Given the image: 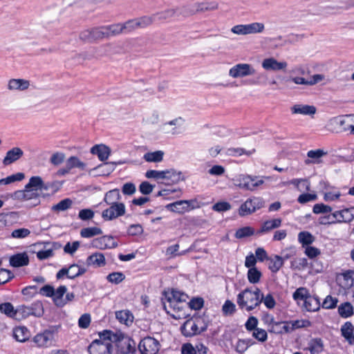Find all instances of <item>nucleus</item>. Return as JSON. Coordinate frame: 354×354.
<instances>
[{
    "label": "nucleus",
    "instance_id": "1",
    "mask_svg": "<svg viewBox=\"0 0 354 354\" xmlns=\"http://www.w3.org/2000/svg\"><path fill=\"white\" fill-rule=\"evenodd\" d=\"M99 336L100 339L93 341L88 346L89 354H115L116 335L111 330H104Z\"/></svg>",
    "mask_w": 354,
    "mask_h": 354
},
{
    "label": "nucleus",
    "instance_id": "2",
    "mask_svg": "<svg viewBox=\"0 0 354 354\" xmlns=\"http://www.w3.org/2000/svg\"><path fill=\"white\" fill-rule=\"evenodd\" d=\"M261 290L257 287L247 288L241 291L236 298V303L241 309L251 311L261 304Z\"/></svg>",
    "mask_w": 354,
    "mask_h": 354
},
{
    "label": "nucleus",
    "instance_id": "3",
    "mask_svg": "<svg viewBox=\"0 0 354 354\" xmlns=\"http://www.w3.org/2000/svg\"><path fill=\"white\" fill-rule=\"evenodd\" d=\"M208 324L205 317H194L185 322L181 332L185 337H192L207 330Z\"/></svg>",
    "mask_w": 354,
    "mask_h": 354
},
{
    "label": "nucleus",
    "instance_id": "4",
    "mask_svg": "<svg viewBox=\"0 0 354 354\" xmlns=\"http://www.w3.org/2000/svg\"><path fill=\"white\" fill-rule=\"evenodd\" d=\"M264 205L263 200L260 197H252L247 199L239 209V214L241 216L250 215Z\"/></svg>",
    "mask_w": 354,
    "mask_h": 354
},
{
    "label": "nucleus",
    "instance_id": "5",
    "mask_svg": "<svg viewBox=\"0 0 354 354\" xmlns=\"http://www.w3.org/2000/svg\"><path fill=\"white\" fill-rule=\"evenodd\" d=\"M264 183L263 179L257 176L249 175H240L236 179V185L241 189L253 191Z\"/></svg>",
    "mask_w": 354,
    "mask_h": 354
},
{
    "label": "nucleus",
    "instance_id": "6",
    "mask_svg": "<svg viewBox=\"0 0 354 354\" xmlns=\"http://www.w3.org/2000/svg\"><path fill=\"white\" fill-rule=\"evenodd\" d=\"M187 8L184 6H176L154 15V18L157 21L169 20L172 18H179L180 17H186Z\"/></svg>",
    "mask_w": 354,
    "mask_h": 354
},
{
    "label": "nucleus",
    "instance_id": "7",
    "mask_svg": "<svg viewBox=\"0 0 354 354\" xmlns=\"http://www.w3.org/2000/svg\"><path fill=\"white\" fill-rule=\"evenodd\" d=\"M159 342L153 337L147 336L138 344L140 354H156L160 349Z\"/></svg>",
    "mask_w": 354,
    "mask_h": 354
},
{
    "label": "nucleus",
    "instance_id": "8",
    "mask_svg": "<svg viewBox=\"0 0 354 354\" xmlns=\"http://www.w3.org/2000/svg\"><path fill=\"white\" fill-rule=\"evenodd\" d=\"M109 205V207L102 212V217L104 221H112L125 214L126 207L123 203Z\"/></svg>",
    "mask_w": 354,
    "mask_h": 354
},
{
    "label": "nucleus",
    "instance_id": "9",
    "mask_svg": "<svg viewBox=\"0 0 354 354\" xmlns=\"http://www.w3.org/2000/svg\"><path fill=\"white\" fill-rule=\"evenodd\" d=\"M55 333L54 329H46L42 333L37 334L33 338V342L39 347L52 346L55 343Z\"/></svg>",
    "mask_w": 354,
    "mask_h": 354
},
{
    "label": "nucleus",
    "instance_id": "10",
    "mask_svg": "<svg viewBox=\"0 0 354 354\" xmlns=\"http://www.w3.org/2000/svg\"><path fill=\"white\" fill-rule=\"evenodd\" d=\"M187 8V17L194 15L198 12L214 10L218 9V5L215 1L196 2L192 5L185 6Z\"/></svg>",
    "mask_w": 354,
    "mask_h": 354
},
{
    "label": "nucleus",
    "instance_id": "11",
    "mask_svg": "<svg viewBox=\"0 0 354 354\" xmlns=\"http://www.w3.org/2000/svg\"><path fill=\"white\" fill-rule=\"evenodd\" d=\"M255 69L249 64H237L229 71V75L233 78L243 77L254 75Z\"/></svg>",
    "mask_w": 354,
    "mask_h": 354
},
{
    "label": "nucleus",
    "instance_id": "12",
    "mask_svg": "<svg viewBox=\"0 0 354 354\" xmlns=\"http://www.w3.org/2000/svg\"><path fill=\"white\" fill-rule=\"evenodd\" d=\"M195 202V200L178 201L167 205L165 207L169 211L178 214H183L186 212H188L189 209H194V203Z\"/></svg>",
    "mask_w": 354,
    "mask_h": 354
},
{
    "label": "nucleus",
    "instance_id": "13",
    "mask_svg": "<svg viewBox=\"0 0 354 354\" xmlns=\"http://www.w3.org/2000/svg\"><path fill=\"white\" fill-rule=\"evenodd\" d=\"M185 303L186 301H176L167 299V300L163 301V307L168 314L175 317V315L172 314V312H181L183 310L184 306L186 305Z\"/></svg>",
    "mask_w": 354,
    "mask_h": 354
},
{
    "label": "nucleus",
    "instance_id": "14",
    "mask_svg": "<svg viewBox=\"0 0 354 354\" xmlns=\"http://www.w3.org/2000/svg\"><path fill=\"white\" fill-rule=\"evenodd\" d=\"M266 319V322H270L271 324L270 332L276 334L290 333L288 322H274V318L270 315H267Z\"/></svg>",
    "mask_w": 354,
    "mask_h": 354
},
{
    "label": "nucleus",
    "instance_id": "15",
    "mask_svg": "<svg viewBox=\"0 0 354 354\" xmlns=\"http://www.w3.org/2000/svg\"><path fill=\"white\" fill-rule=\"evenodd\" d=\"M327 151L322 149L310 150L307 152L308 158L305 160L306 165L320 164L322 162V158L327 155Z\"/></svg>",
    "mask_w": 354,
    "mask_h": 354
},
{
    "label": "nucleus",
    "instance_id": "16",
    "mask_svg": "<svg viewBox=\"0 0 354 354\" xmlns=\"http://www.w3.org/2000/svg\"><path fill=\"white\" fill-rule=\"evenodd\" d=\"M93 244L95 247L101 250L106 248H115L118 246V243L114 241L111 236H102L93 240Z\"/></svg>",
    "mask_w": 354,
    "mask_h": 354
},
{
    "label": "nucleus",
    "instance_id": "17",
    "mask_svg": "<svg viewBox=\"0 0 354 354\" xmlns=\"http://www.w3.org/2000/svg\"><path fill=\"white\" fill-rule=\"evenodd\" d=\"M30 86L29 80L25 79H10L8 83V89L12 91H24Z\"/></svg>",
    "mask_w": 354,
    "mask_h": 354
},
{
    "label": "nucleus",
    "instance_id": "18",
    "mask_svg": "<svg viewBox=\"0 0 354 354\" xmlns=\"http://www.w3.org/2000/svg\"><path fill=\"white\" fill-rule=\"evenodd\" d=\"M24 155V151L19 147H14L10 150L8 151L6 156L3 160V164L5 166L11 165L20 159Z\"/></svg>",
    "mask_w": 354,
    "mask_h": 354
},
{
    "label": "nucleus",
    "instance_id": "19",
    "mask_svg": "<svg viewBox=\"0 0 354 354\" xmlns=\"http://www.w3.org/2000/svg\"><path fill=\"white\" fill-rule=\"evenodd\" d=\"M282 220L280 218L266 221L261 224V228L257 231V235L268 233L274 229L278 228L281 225Z\"/></svg>",
    "mask_w": 354,
    "mask_h": 354
},
{
    "label": "nucleus",
    "instance_id": "20",
    "mask_svg": "<svg viewBox=\"0 0 354 354\" xmlns=\"http://www.w3.org/2000/svg\"><path fill=\"white\" fill-rule=\"evenodd\" d=\"M9 263L14 268L25 266L29 263V257L26 252L17 253L10 257Z\"/></svg>",
    "mask_w": 354,
    "mask_h": 354
},
{
    "label": "nucleus",
    "instance_id": "21",
    "mask_svg": "<svg viewBox=\"0 0 354 354\" xmlns=\"http://www.w3.org/2000/svg\"><path fill=\"white\" fill-rule=\"evenodd\" d=\"M325 76L322 74L313 75L310 80H306L301 77H295L290 79L296 84L313 86L324 80Z\"/></svg>",
    "mask_w": 354,
    "mask_h": 354
},
{
    "label": "nucleus",
    "instance_id": "22",
    "mask_svg": "<svg viewBox=\"0 0 354 354\" xmlns=\"http://www.w3.org/2000/svg\"><path fill=\"white\" fill-rule=\"evenodd\" d=\"M286 62H279L274 58L265 59L262 62V67L266 70L280 71L287 67Z\"/></svg>",
    "mask_w": 354,
    "mask_h": 354
},
{
    "label": "nucleus",
    "instance_id": "23",
    "mask_svg": "<svg viewBox=\"0 0 354 354\" xmlns=\"http://www.w3.org/2000/svg\"><path fill=\"white\" fill-rule=\"evenodd\" d=\"M21 309L27 310V315L41 317L44 313L43 304L40 301L32 303L30 306H21Z\"/></svg>",
    "mask_w": 354,
    "mask_h": 354
},
{
    "label": "nucleus",
    "instance_id": "24",
    "mask_svg": "<svg viewBox=\"0 0 354 354\" xmlns=\"http://www.w3.org/2000/svg\"><path fill=\"white\" fill-rule=\"evenodd\" d=\"M316 107L313 105L295 104L291 108L292 114H301L304 115H313L316 113Z\"/></svg>",
    "mask_w": 354,
    "mask_h": 354
},
{
    "label": "nucleus",
    "instance_id": "25",
    "mask_svg": "<svg viewBox=\"0 0 354 354\" xmlns=\"http://www.w3.org/2000/svg\"><path fill=\"white\" fill-rule=\"evenodd\" d=\"M306 351L310 354H320L324 351V342L321 338H313L307 344Z\"/></svg>",
    "mask_w": 354,
    "mask_h": 354
},
{
    "label": "nucleus",
    "instance_id": "26",
    "mask_svg": "<svg viewBox=\"0 0 354 354\" xmlns=\"http://www.w3.org/2000/svg\"><path fill=\"white\" fill-rule=\"evenodd\" d=\"M91 153L97 155L101 161L108 159L111 150L104 145H96L91 149Z\"/></svg>",
    "mask_w": 354,
    "mask_h": 354
},
{
    "label": "nucleus",
    "instance_id": "27",
    "mask_svg": "<svg viewBox=\"0 0 354 354\" xmlns=\"http://www.w3.org/2000/svg\"><path fill=\"white\" fill-rule=\"evenodd\" d=\"M164 180L167 182L166 184H176L183 180V176L180 171H176L171 169L168 170H164Z\"/></svg>",
    "mask_w": 354,
    "mask_h": 354
},
{
    "label": "nucleus",
    "instance_id": "28",
    "mask_svg": "<svg viewBox=\"0 0 354 354\" xmlns=\"http://www.w3.org/2000/svg\"><path fill=\"white\" fill-rule=\"evenodd\" d=\"M26 189H32L34 191L47 190L48 186L44 184L40 176H32L28 183L26 185Z\"/></svg>",
    "mask_w": 354,
    "mask_h": 354
},
{
    "label": "nucleus",
    "instance_id": "29",
    "mask_svg": "<svg viewBox=\"0 0 354 354\" xmlns=\"http://www.w3.org/2000/svg\"><path fill=\"white\" fill-rule=\"evenodd\" d=\"M354 326L350 322H346L342 326V335L346 339L350 344H354Z\"/></svg>",
    "mask_w": 354,
    "mask_h": 354
},
{
    "label": "nucleus",
    "instance_id": "30",
    "mask_svg": "<svg viewBox=\"0 0 354 354\" xmlns=\"http://www.w3.org/2000/svg\"><path fill=\"white\" fill-rule=\"evenodd\" d=\"M66 291L67 288L65 286H60L56 290L54 289V295L52 299L55 306L62 307L66 305V301L63 299V296Z\"/></svg>",
    "mask_w": 354,
    "mask_h": 354
},
{
    "label": "nucleus",
    "instance_id": "31",
    "mask_svg": "<svg viewBox=\"0 0 354 354\" xmlns=\"http://www.w3.org/2000/svg\"><path fill=\"white\" fill-rule=\"evenodd\" d=\"M88 265H92L95 267L100 268L106 265L105 257L103 254L100 252L94 253L90 255L86 259Z\"/></svg>",
    "mask_w": 354,
    "mask_h": 354
},
{
    "label": "nucleus",
    "instance_id": "32",
    "mask_svg": "<svg viewBox=\"0 0 354 354\" xmlns=\"http://www.w3.org/2000/svg\"><path fill=\"white\" fill-rule=\"evenodd\" d=\"M304 307L307 311L315 312L320 308L319 300L317 297L310 295L304 301Z\"/></svg>",
    "mask_w": 354,
    "mask_h": 354
},
{
    "label": "nucleus",
    "instance_id": "33",
    "mask_svg": "<svg viewBox=\"0 0 354 354\" xmlns=\"http://www.w3.org/2000/svg\"><path fill=\"white\" fill-rule=\"evenodd\" d=\"M121 198L120 191L118 189H114L109 191L106 193L104 198V201L107 205H113L120 203L119 201Z\"/></svg>",
    "mask_w": 354,
    "mask_h": 354
},
{
    "label": "nucleus",
    "instance_id": "34",
    "mask_svg": "<svg viewBox=\"0 0 354 354\" xmlns=\"http://www.w3.org/2000/svg\"><path fill=\"white\" fill-rule=\"evenodd\" d=\"M338 313L343 318H348L354 314V309L350 302H344L338 307Z\"/></svg>",
    "mask_w": 354,
    "mask_h": 354
},
{
    "label": "nucleus",
    "instance_id": "35",
    "mask_svg": "<svg viewBox=\"0 0 354 354\" xmlns=\"http://www.w3.org/2000/svg\"><path fill=\"white\" fill-rule=\"evenodd\" d=\"M68 270V279H75L79 276L82 275L86 272V269L84 267H80L77 264L71 265Z\"/></svg>",
    "mask_w": 354,
    "mask_h": 354
},
{
    "label": "nucleus",
    "instance_id": "36",
    "mask_svg": "<svg viewBox=\"0 0 354 354\" xmlns=\"http://www.w3.org/2000/svg\"><path fill=\"white\" fill-rule=\"evenodd\" d=\"M164 152L162 151H156L153 152L146 153L143 158L149 162H160L162 160Z\"/></svg>",
    "mask_w": 354,
    "mask_h": 354
},
{
    "label": "nucleus",
    "instance_id": "37",
    "mask_svg": "<svg viewBox=\"0 0 354 354\" xmlns=\"http://www.w3.org/2000/svg\"><path fill=\"white\" fill-rule=\"evenodd\" d=\"M116 319L122 324L129 325L133 322V316L129 310H120L115 313Z\"/></svg>",
    "mask_w": 354,
    "mask_h": 354
},
{
    "label": "nucleus",
    "instance_id": "38",
    "mask_svg": "<svg viewBox=\"0 0 354 354\" xmlns=\"http://www.w3.org/2000/svg\"><path fill=\"white\" fill-rule=\"evenodd\" d=\"M290 333L295 329L307 328L311 326V322L308 319H297L288 322Z\"/></svg>",
    "mask_w": 354,
    "mask_h": 354
},
{
    "label": "nucleus",
    "instance_id": "39",
    "mask_svg": "<svg viewBox=\"0 0 354 354\" xmlns=\"http://www.w3.org/2000/svg\"><path fill=\"white\" fill-rule=\"evenodd\" d=\"M102 231L100 227H91L82 228L80 231V235L83 238H91L96 235H101Z\"/></svg>",
    "mask_w": 354,
    "mask_h": 354
},
{
    "label": "nucleus",
    "instance_id": "40",
    "mask_svg": "<svg viewBox=\"0 0 354 354\" xmlns=\"http://www.w3.org/2000/svg\"><path fill=\"white\" fill-rule=\"evenodd\" d=\"M73 201L70 198H65L59 201L57 204L52 206L51 209L53 212H59L66 211L71 208L72 206Z\"/></svg>",
    "mask_w": 354,
    "mask_h": 354
},
{
    "label": "nucleus",
    "instance_id": "41",
    "mask_svg": "<svg viewBox=\"0 0 354 354\" xmlns=\"http://www.w3.org/2000/svg\"><path fill=\"white\" fill-rule=\"evenodd\" d=\"M261 272L256 268H251L248 271V279L250 283L255 284L259 282Z\"/></svg>",
    "mask_w": 354,
    "mask_h": 354
},
{
    "label": "nucleus",
    "instance_id": "42",
    "mask_svg": "<svg viewBox=\"0 0 354 354\" xmlns=\"http://www.w3.org/2000/svg\"><path fill=\"white\" fill-rule=\"evenodd\" d=\"M255 231L254 228L250 226H245L238 229L234 234L236 239H241L254 235Z\"/></svg>",
    "mask_w": 354,
    "mask_h": 354
},
{
    "label": "nucleus",
    "instance_id": "43",
    "mask_svg": "<svg viewBox=\"0 0 354 354\" xmlns=\"http://www.w3.org/2000/svg\"><path fill=\"white\" fill-rule=\"evenodd\" d=\"M104 27L105 32L107 33L106 37L115 36L124 32L122 24H112Z\"/></svg>",
    "mask_w": 354,
    "mask_h": 354
},
{
    "label": "nucleus",
    "instance_id": "44",
    "mask_svg": "<svg viewBox=\"0 0 354 354\" xmlns=\"http://www.w3.org/2000/svg\"><path fill=\"white\" fill-rule=\"evenodd\" d=\"M354 219V207L342 209V219H338V223H350Z\"/></svg>",
    "mask_w": 354,
    "mask_h": 354
},
{
    "label": "nucleus",
    "instance_id": "45",
    "mask_svg": "<svg viewBox=\"0 0 354 354\" xmlns=\"http://www.w3.org/2000/svg\"><path fill=\"white\" fill-rule=\"evenodd\" d=\"M28 329L23 327H17L14 330V337L17 341L24 342L28 338Z\"/></svg>",
    "mask_w": 354,
    "mask_h": 354
},
{
    "label": "nucleus",
    "instance_id": "46",
    "mask_svg": "<svg viewBox=\"0 0 354 354\" xmlns=\"http://www.w3.org/2000/svg\"><path fill=\"white\" fill-rule=\"evenodd\" d=\"M283 265V258L279 255H276L274 259H270L269 269L272 272H277Z\"/></svg>",
    "mask_w": 354,
    "mask_h": 354
},
{
    "label": "nucleus",
    "instance_id": "47",
    "mask_svg": "<svg viewBox=\"0 0 354 354\" xmlns=\"http://www.w3.org/2000/svg\"><path fill=\"white\" fill-rule=\"evenodd\" d=\"M0 312L10 317H14L16 315L17 310H15L14 306L11 303L6 302L0 304Z\"/></svg>",
    "mask_w": 354,
    "mask_h": 354
},
{
    "label": "nucleus",
    "instance_id": "48",
    "mask_svg": "<svg viewBox=\"0 0 354 354\" xmlns=\"http://www.w3.org/2000/svg\"><path fill=\"white\" fill-rule=\"evenodd\" d=\"M66 162L71 169L73 168H79L84 170L86 167V164L81 161L77 156H71L67 159Z\"/></svg>",
    "mask_w": 354,
    "mask_h": 354
},
{
    "label": "nucleus",
    "instance_id": "49",
    "mask_svg": "<svg viewBox=\"0 0 354 354\" xmlns=\"http://www.w3.org/2000/svg\"><path fill=\"white\" fill-rule=\"evenodd\" d=\"M298 240L303 246L308 245L315 241V237L308 232H301L298 234Z\"/></svg>",
    "mask_w": 354,
    "mask_h": 354
},
{
    "label": "nucleus",
    "instance_id": "50",
    "mask_svg": "<svg viewBox=\"0 0 354 354\" xmlns=\"http://www.w3.org/2000/svg\"><path fill=\"white\" fill-rule=\"evenodd\" d=\"M49 245V243H46L44 250H39L37 252V257L39 260H44L53 256L54 248L52 247H48Z\"/></svg>",
    "mask_w": 354,
    "mask_h": 354
},
{
    "label": "nucleus",
    "instance_id": "51",
    "mask_svg": "<svg viewBox=\"0 0 354 354\" xmlns=\"http://www.w3.org/2000/svg\"><path fill=\"white\" fill-rule=\"evenodd\" d=\"M25 178L24 173H17L5 178L0 179V185H8L15 181H21Z\"/></svg>",
    "mask_w": 354,
    "mask_h": 354
},
{
    "label": "nucleus",
    "instance_id": "52",
    "mask_svg": "<svg viewBox=\"0 0 354 354\" xmlns=\"http://www.w3.org/2000/svg\"><path fill=\"white\" fill-rule=\"evenodd\" d=\"M106 279L111 283L119 284L125 279V275L121 272H113L107 275Z\"/></svg>",
    "mask_w": 354,
    "mask_h": 354
},
{
    "label": "nucleus",
    "instance_id": "53",
    "mask_svg": "<svg viewBox=\"0 0 354 354\" xmlns=\"http://www.w3.org/2000/svg\"><path fill=\"white\" fill-rule=\"evenodd\" d=\"M255 151V149L246 151L243 148H230L227 151V153L232 156H241L242 155L250 156Z\"/></svg>",
    "mask_w": 354,
    "mask_h": 354
},
{
    "label": "nucleus",
    "instance_id": "54",
    "mask_svg": "<svg viewBox=\"0 0 354 354\" xmlns=\"http://www.w3.org/2000/svg\"><path fill=\"white\" fill-rule=\"evenodd\" d=\"M187 298L188 296L186 294L178 290H173L170 293L166 295L165 300H167V299H170L171 300L176 301H186Z\"/></svg>",
    "mask_w": 354,
    "mask_h": 354
},
{
    "label": "nucleus",
    "instance_id": "55",
    "mask_svg": "<svg viewBox=\"0 0 354 354\" xmlns=\"http://www.w3.org/2000/svg\"><path fill=\"white\" fill-rule=\"evenodd\" d=\"M91 34L92 35V39L93 40L101 39L106 37L107 33L105 32L104 27L93 28H91Z\"/></svg>",
    "mask_w": 354,
    "mask_h": 354
},
{
    "label": "nucleus",
    "instance_id": "56",
    "mask_svg": "<svg viewBox=\"0 0 354 354\" xmlns=\"http://www.w3.org/2000/svg\"><path fill=\"white\" fill-rule=\"evenodd\" d=\"M309 295L308 290L306 288L301 287L295 291L292 297L296 301L301 300L304 301Z\"/></svg>",
    "mask_w": 354,
    "mask_h": 354
},
{
    "label": "nucleus",
    "instance_id": "57",
    "mask_svg": "<svg viewBox=\"0 0 354 354\" xmlns=\"http://www.w3.org/2000/svg\"><path fill=\"white\" fill-rule=\"evenodd\" d=\"M264 29L265 26L263 23L254 22L248 24V35L262 32Z\"/></svg>",
    "mask_w": 354,
    "mask_h": 354
},
{
    "label": "nucleus",
    "instance_id": "58",
    "mask_svg": "<svg viewBox=\"0 0 354 354\" xmlns=\"http://www.w3.org/2000/svg\"><path fill=\"white\" fill-rule=\"evenodd\" d=\"M260 298H262L261 303L263 302L267 308L272 309L274 308L276 301L272 294H268L264 296L263 294L261 292Z\"/></svg>",
    "mask_w": 354,
    "mask_h": 354
},
{
    "label": "nucleus",
    "instance_id": "59",
    "mask_svg": "<svg viewBox=\"0 0 354 354\" xmlns=\"http://www.w3.org/2000/svg\"><path fill=\"white\" fill-rule=\"evenodd\" d=\"M289 183L294 185L299 191L302 190L301 186H302L303 188H306V190L310 189V183L306 179L295 178L290 180Z\"/></svg>",
    "mask_w": 354,
    "mask_h": 354
},
{
    "label": "nucleus",
    "instance_id": "60",
    "mask_svg": "<svg viewBox=\"0 0 354 354\" xmlns=\"http://www.w3.org/2000/svg\"><path fill=\"white\" fill-rule=\"evenodd\" d=\"M338 299L336 297H333L330 295H328L322 303V308L325 309H333L337 306Z\"/></svg>",
    "mask_w": 354,
    "mask_h": 354
},
{
    "label": "nucleus",
    "instance_id": "61",
    "mask_svg": "<svg viewBox=\"0 0 354 354\" xmlns=\"http://www.w3.org/2000/svg\"><path fill=\"white\" fill-rule=\"evenodd\" d=\"M232 206L228 202L225 201H220L216 203L212 206V209L215 212H226L231 209Z\"/></svg>",
    "mask_w": 354,
    "mask_h": 354
},
{
    "label": "nucleus",
    "instance_id": "62",
    "mask_svg": "<svg viewBox=\"0 0 354 354\" xmlns=\"http://www.w3.org/2000/svg\"><path fill=\"white\" fill-rule=\"evenodd\" d=\"M252 337L261 342H264L267 340L268 334L265 330L257 328L252 331Z\"/></svg>",
    "mask_w": 354,
    "mask_h": 354
},
{
    "label": "nucleus",
    "instance_id": "63",
    "mask_svg": "<svg viewBox=\"0 0 354 354\" xmlns=\"http://www.w3.org/2000/svg\"><path fill=\"white\" fill-rule=\"evenodd\" d=\"M222 310L225 315H232L236 311V306L230 300H227L223 306Z\"/></svg>",
    "mask_w": 354,
    "mask_h": 354
},
{
    "label": "nucleus",
    "instance_id": "64",
    "mask_svg": "<svg viewBox=\"0 0 354 354\" xmlns=\"http://www.w3.org/2000/svg\"><path fill=\"white\" fill-rule=\"evenodd\" d=\"M332 211V207L323 203H317L313 206V212L314 214H325Z\"/></svg>",
    "mask_w": 354,
    "mask_h": 354
}]
</instances>
